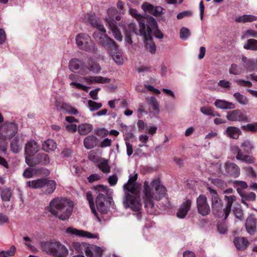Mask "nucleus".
Instances as JSON below:
<instances>
[{"instance_id":"nucleus-1","label":"nucleus","mask_w":257,"mask_h":257,"mask_svg":"<svg viewBox=\"0 0 257 257\" xmlns=\"http://www.w3.org/2000/svg\"><path fill=\"white\" fill-rule=\"evenodd\" d=\"M166 192V188L158 178H155L150 182L149 181L144 182L142 197L145 206L148 209V212L150 213L153 212L154 201L161 199L165 196Z\"/></svg>"},{"instance_id":"nucleus-2","label":"nucleus","mask_w":257,"mask_h":257,"mask_svg":"<svg viewBox=\"0 0 257 257\" xmlns=\"http://www.w3.org/2000/svg\"><path fill=\"white\" fill-rule=\"evenodd\" d=\"M73 203L64 198H55L52 199L48 206L49 212L61 220H68L72 214Z\"/></svg>"},{"instance_id":"nucleus-3","label":"nucleus","mask_w":257,"mask_h":257,"mask_svg":"<svg viewBox=\"0 0 257 257\" xmlns=\"http://www.w3.org/2000/svg\"><path fill=\"white\" fill-rule=\"evenodd\" d=\"M68 78L70 81V85L71 87L86 92L88 91L89 87L83 83L91 85L94 83H107L110 82L109 78L100 76L82 77L76 74H71Z\"/></svg>"},{"instance_id":"nucleus-4","label":"nucleus","mask_w":257,"mask_h":257,"mask_svg":"<svg viewBox=\"0 0 257 257\" xmlns=\"http://www.w3.org/2000/svg\"><path fill=\"white\" fill-rule=\"evenodd\" d=\"M87 22L92 27L99 30L100 32H94L93 37L100 45L106 49L108 48L109 46L114 47V41L106 35V30L99 20L94 16H90L87 18Z\"/></svg>"},{"instance_id":"nucleus-5","label":"nucleus","mask_w":257,"mask_h":257,"mask_svg":"<svg viewBox=\"0 0 257 257\" xmlns=\"http://www.w3.org/2000/svg\"><path fill=\"white\" fill-rule=\"evenodd\" d=\"M96 190L98 193L96 198L97 208L101 213L105 214L111 204L112 191L103 185L97 186Z\"/></svg>"},{"instance_id":"nucleus-6","label":"nucleus","mask_w":257,"mask_h":257,"mask_svg":"<svg viewBox=\"0 0 257 257\" xmlns=\"http://www.w3.org/2000/svg\"><path fill=\"white\" fill-rule=\"evenodd\" d=\"M43 250L54 257H66L69 254L67 247L59 241L52 240L42 244Z\"/></svg>"},{"instance_id":"nucleus-7","label":"nucleus","mask_w":257,"mask_h":257,"mask_svg":"<svg viewBox=\"0 0 257 257\" xmlns=\"http://www.w3.org/2000/svg\"><path fill=\"white\" fill-rule=\"evenodd\" d=\"M26 186L32 189L42 188L44 194L50 195L53 193L56 188L57 183L52 180L40 178L26 182Z\"/></svg>"},{"instance_id":"nucleus-8","label":"nucleus","mask_w":257,"mask_h":257,"mask_svg":"<svg viewBox=\"0 0 257 257\" xmlns=\"http://www.w3.org/2000/svg\"><path fill=\"white\" fill-rule=\"evenodd\" d=\"M75 41L78 48L88 53H93L97 49L95 43L90 36L86 33H79L75 37Z\"/></svg>"},{"instance_id":"nucleus-9","label":"nucleus","mask_w":257,"mask_h":257,"mask_svg":"<svg viewBox=\"0 0 257 257\" xmlns=\"http://www.w3.org/2000/svg\"><path fill=\"white\" fill-rule=\"evenodd\" d=\"M123 204L125 209H130L134 212H136L138 219L141 217L140 212L142 204L139 195H134L130 193H125L123 199Z\"/></svg>"},{"instance_id":"nucleus-10","label":"nucleus","mask_w":257,"mask_h":257,"mask_svg":"<svg viewBox=\"0 0 257 257\" xmlns=\"http://www.w3.org/2000/svg\"><path fill=\"white\" fill-rule=\"evenodd\" d=\"M207 189L211 196L212 209L213 214L217 217H221L224 215V219H226V209L223 208V203L221 199L218 197L216 191L208 187Z\"/></svg>"},{"instance_id":"nucleus-11","label":"nucleus","mask_w":257,"mask_h":257,"mask_svg":"<svg viewBox=\"0 0 257 257\" xmlns=\"http://www.w3.org/2000/svg\"><path fill=\"white\" fill-rule=\"evenodd\" d=\"M18 131V124L15 121H5L0 124V138L6 140L13 138Z\"/></svg>"},{"instance_id":"nucleus-12","label":"nucleus","mask_w":257,"mask_h":257,"mask_svg":"<svg viewBox=\"0 0 257 257\" xmlns=\"http://www.w3.org/2000/svg\"><path fill=\"white\" fill-rule=\"evenodd\" d=\"M148 27L146 28L144 19L142 21L140 22L139 33L142 35L145 40H151L152 37L151 33L152 30L157 28L158 25L155 19L152 17L147 18Z\"/></svg>"},{"instance_id":"nucleus-13","label":"nucleus","mask_w":257,"mask_h":257,"mask_svg":"<svg viewBox=\"0 0 257 257\" xmlns=\"http://www.w3.org/2000/svg\"><path fill=\"white\" fill-rule=\"evenodd\" d=\"M65 232L69 236L86 237L87 238L99 239L98 233H91L89 232L79 230L73 227H68L65 229Z\"/></svg>"},{"instance_id":"nucleus-14","label":"nucleus","mask_w":257,"mask_h":257,"mask_svg":"<svg viewBox=\"0 0 257 257\" xmlns=\"http://www.w3.org/2000/svg\"><path fill=\"white\" fill-rule=\"evenodd\" d=\"M69 68L72 71H77L81 75H86L90 72V69L83 62L78 59H71L69 63Z\"/></svg>"},{"instance_id":"nucleus-15","label":"nucleus","mask_w":257,"mask_h":257,"mask_svg":"<svg viewBox=\"0 0 257 257\" xmlns=\"http://www.w3.org/2000/svg\"><path fill=\"white\" fill-rule=\"evenodd\" d=\"M196 202L198 211L200 214L205 216L210 213V206L204 195H200L197 198Z\"/></svg>"},{"instance_id":"nucleus-16","label":"nucleus","mask_w":257,"mask_h":257,"mask_svg":"<svg viewBox=\"0 0 257 257\" xmlns=\"http://www.w3.org/2000/svg\"><path fill=\"white\" fill-rule=\"evenodd\" d=\"M114 45L115 46L114 48L112 46H109L108 48L106 49L115 63L117 65H121L123 63L121 53L118 50V46L115 42H114Z\"/></svg>"},{"instance_id":"nucleus-17","label":"nucleus","mask_w":257,"mask_h":257,"mask_svg":"<svg viewBox=\"0 0 257 257\" xmlns=\"http://www.w3.org/2000/svg\"><path fill=\"white\" fill-rule=\"evenodd\" d=\"M226 118L231 121H245L247 120L246 115L239 109H235L228 112Z\"/></svg>"},{"instance_id":"nucleus-18","label":"nucleus","mask_w":257,"mask_h":257,"mask_svg":"<svg viewBox=\"0 0 257 257\" xmlns=\"http://www.w3.org/2000/svg\"><path fill=\"white\" fill-rule=\"evenodd\" d=\"M103 251L102 247L89 244L86 255L87 257H101Z\"/></svg>"},{"instance_id":"nucleus-19","label":"nucleus","mask_w":257,"mask_h":257,"mask_svg":"<svg viewBox=\"0 0 257 257\" xmlns=\"http://www.w3.org/2000/svg\"><path fill=\"white\" fill-rule=\"evenodd\" d=\"M257 219L253 215H250L246 220V230L250 234H253L256 230Z\"/></svg>"},{"instance_id":"nucleus-20","label":"nucleus","mask_w":257,"mask_h":257,"mask_svg":"<svg viewBox=\"0 0 257 257\" xmlns=\"http://www.w3.org/2000/svg\"><path fill=\"white\" fill-rule=\"evenodd\" d=\"M192 201L190 199H187L180 205L178 212L177 216L180 218H184L190 209Z\"/></svg>"},{"instance_id":"nucleus-21","label":"nucleus","mask_w":257,"mask_h":257,"mask_svg":"<svg viewBox=\"0 0 257 257\" xmlns=\"http://www.w3.org/2000/svg\"><path fill=\"white\" fill-rule=\"evenodd\" d=\"M39 150V146L37 143L34 141L28 142L25 147V154L32 156L37 153Z\"/></svg>"},{"instance_id":"nucleus-22","label":"nucleus","mask_w":257,"mask_h":257,"mask_svg":"<svg viewBox=\"0 0 257 257\" xmlns=\"http://www.w3.org/2000/svg\"><path fill=\"white\" fill-rule=\"evenodd\" d=\"M236 190L241 197V202L246 207H248L249 206L247 203V202H252L255 200L256 195L254 193L252 192L248 193H242L239 188H237Z\"/></svg>"},{"instance_id":"nucleus-23","label":"nucleus","mask_w":257,"mask_h":257,"mask_svg":"<svg viewBox=\"0 0 257 257\" xmlns=\"http://www.w3.org/2000/svg\"><path fill=\"white\" fill-rule=\"evenodd\" d=\"M125 193H130L134 195H139L140 185L138 183H126L123 185Z\"/></svg>"},{"instance_id":"nucleus-24","label":"nucleus","mask_w":257,"mask_h":257,"mask_svg":"<svg viewBox=\"0 0 257 257\" xmlns=\"http://www.w3.org/2000/svg\"><path fill=\"white\" fill-rule=\"evenodd\" d=\"M226 172L230 175L237 177L240 174V169L235 164L226 163L224 165Z\"/></svg>"},{"instance_id":"nucleus-25","label":"nucleus","mask_w":257,"mask_h":257,"mask_svg":"<svg viewBox=\"0 0 257 257\" xmlns=\"http://www.w3.org/2000/svg\"><path fill=\"white\" fill-rule=\"evenodd\" d=\"M240 134V129L235 126H228L224 132V135L233 139H237Z\"/></svg>"},{"instance_id":"nucleus-26","label":"nucleus","mask_w":257,"mask_h":257,"mask_svg":"<svg viewBox=\"0 0 257 257\" xmlns=\"http://www.w3.org/2000/svg\"><path fill=\"white\" fill-rule=\"evenodd\" d=\"M214 104L217 108L221 109H232L235 107L233 103L222 99H217L214 102Z\"/></svg>"},{"instance_id":"nucleus-27","label":"nucleus","mask_w":257,"mask_h":257,"mask_svg":"<svg viewBox=\"0 0 257 257\" xmlns=\"http://www.w3.org/2000/svg\"><path fill=\"white\" fill-rule=\"evenodd\" d=\"M84 146L87 149L94 148L97 144V139L93 135H90L85 138L83 141Z\"/></svg>"},{"instance_id":"nucleus-28","label":"nucleus","mask_w":257,"mask_h":257,"mask_svg":"<svg viewBox=\"0 0 257 257\" xmlns=\"http://www.w3.org/2000/svg\"><path fill=\"white\" fill-rule=\"evenodd\" d=\"M109 22V27L110 30L112 32L113 36L114 38L118 41H121L122 40V36L121 35V32L119 30L117 26L116 23H113V22Z\"/></svg>"},{"instance_id":"nucleus-29","label":"nucleus","mask_w":257,"mask_h":257,"mask_svg":"<svg viewBox=\"0 0 257 257\" xmlns=\"http://www.w3.org/2000/svg\"><path fill=\"white\" fill-rule=\"evenodd\" d=\"M234 244L238 250L245 249L248 244V241L243 237H235L234 240Z\"/></svg>"},{"instance_id":"nucleus-30","label":"nucleus","mask_w":257,"mask_h":257,"mask_svg":"<svg viewBox=\"0 0 257 257\" xmlns=\"http://www.w3.org/2000/svg\"><path fill=\"white\" fill-rule=\"evenodd\" d=\"M89 244L86 242H73L72 246L74 249L78 252L86 254Z\"/></svg>"},{"instance_id":"nucleus-31","label":"nucleus","mask_w":257,"mask_h":257,"mask_svg":"<svg viewBox=\"0 0 257 257\" xmlns=\"http://www.w3.org/2000/svg\"><path fill=\"white\" fill-rule=\"evenodd\" d=\"M42 147V149L46 152L53 151L57 148L56 143L51 139H48L45 141L43 143Z\"/></svg>"},{"instance_id":"nucleus-32","label":"nucleus","mask_w":257,"mask_h":257,"mask_svg":"<svg viewBox=\"0 0 257 257\" xmlns=\"http://www.w3.org/2000/svg\"><path fill=\"white\" fill-rule=\"evenodd\" d=\"M237 150V154L236 158L238 160L244 162L248 164H251L254 162V158L252 156L244 155L240 153V151L238 147H235Z\"/></svg>"},{"instance_id":"nucleus-33","label":"nucleus","mask_w":257,"mask_h":257,"mask_svg":"<svg viewBox=\"0 0 257 257\" xmlns=\"http://www.w3.org/2000/svg\"><path fill=\"white\" fill-rule=\"evenodd\" d=\"M93 128L92 125L89 123H83L78 126V132L82 135L90 133Z\"/></svg>"},{"instance_id":"nucleus-34","label":"nucleus","mask_w":257,"mask_h":257,"mask_svg":"<svg viewBox=\"0 0 257 257\" xmlns=\"http://www.w3.org/2000/svg\"><path fill=\"white\" fill-rule=\"evenodd\" d=\"M225 200L227 201V203L225 206L226 218H227L230 212L232 203L236 200V197L234 195H230L229 196H225Z\"/></svg>"},{"instance_id":"nucleus-35","label":"nucleus","mask_w":257,"mask_h":257,"mask_svg":"<svg viewBox=\"0 0 257 257\" xmlns=\"http://www.w3.org/2000/svg\"><path fill=\"white\" fill-rule=\"evenodd\" d=\"M257 20V17L253 15H244L236 19L235 21L238 23L252 22Z\"/></svg>"},{"instance_id":"nucleus-36","label":"nucleus","mask_w":257,"mask_h":257,"mask_svg":"<svg viewBox=\"0 0 257 257\" xmlns=\"http://www.w3.org/2000/svg\"><path fill=\"white\" fill-rule=\"evenodd\" d=\"M117 13L116 10L113 7L109 8L107 10V17L105 18V21L109 25V22H113V23H116L114 19L115 16Z\"/></svg>"},{"instance_id":"nucleus-37","label":"nucleus","mask_w":257,"mask_h":257,"mask_svg":"<svg viewBox=\"0 0 257 257\" xmlns=\"http://www.w3.org/2000/svg\"><path fill=\"white\" fill-rule=\"evenodd\" d=\"M244 67L248 71L257 70V59H248Z\"/></svg>"},{"instance_id":"nucleus-38","label":"nucleus","mask_w":257,"mask_h":257,"mask_svg":"<svg viewBox=\"0 0 257 257\" xmlns=\"http://www.w3.org/2000/svg\"><path fill=\"white\" fill-rule=\"evenodd\" d=\"M86 198H87V200H88V201L89 202V206H90V207L92 212L96 216V217L98 219V220L99 221H100L101 220L99 218L98 214H97V213L96 211V210L95 209L94 205L93 203V196H92L91 193H90V192H87Z\"/></svg>"},{"instance_id":"nucleus-39","label":"nucleus","mask_w":257,"mask_h":257,"mask_svg":"<svg viewBox=\"0 0 257 257\" xmlns=\"http://www.w3.org/2000/svg\"><path fill=\"white\" fill-rule=\"evenodd\" d=\"M243 47L247 50L257 51V40L253 39L247 40L244 44Z\"/></svg>"},{"instance_id":"nucleus-40","label":"nucleus","mask_w":257,"mask_h":257,"mask_svg":"<svg viewBox=\"0 0 257 257\" xmlns=\"http://www.w3.org/2000/svg\"><path fill=\"white\" fill-rule=\"evenodd\" d=\"M87 63V66L89 67L90 71L94 73H98L100 72L101 68L99 65L95 63L92 59H89Z\"/></svg>"},{"instance_id":"nucleus-41","label":"nucleus","mask_w":257,"mask_h":257,"mask_svg":"<svg viewBox=\"0 0 257 257\" xmlns=\"http://www.w3.org/2000/svg\"><path fill=\"white\" fill-rule=\"evenodd\" d=\"M200 111L204 115H209L211 116H220V115L217 112L214 111L211 108L209 107L204 106L200 108Z\"/></svg>"},{"instance_id":"nucleus-42","label":"nucleus","mask_w":257,"mask_h":257,"mask_svg":"<svg viewBox=\"0 0 257 257\" xmlns=\"http://www.w3.org/2000/svg\"><path fill=\"white\" fill-rule=\"evenodd\" d=\"M147 102L153 108V109L157 112L159 111L160 106L157 99L154 96L148 98Z\"/></svg>"},{"instance_id":"nucleus-43","label":"nucleus","mask_w":257,"mask_h":257,"mask_svg":"<svg viewBox=\"0 0 257 257\" xmlns=\"http://www.w3.org/2000/svg\"><path fill=\"white\" fill-rule=\"evenodd\" d=\"M243 69L235 64H232L229 68V73L230 74L237 75L242 74Z\"/></svg>"},{"instance_id":"nucleus-44","label":"nucleus","mask_w":257,"mask_h":257,"mask_svg":"<svg viewBox=\"0 0 257 257\" xmlns=\"http://www.w3.org/2000/svg\"><path fill=\"white\" fill-rule=\"evenodd\" d=\"M233 97L238 103L242 105H245L248 103V100L246 97L239 92L234 93Z\"/></svg>"},{"instance_id":"nucleus-45","label":"nucleus","mask_w":257,"mask_h":257,"mask_svg":"<svg viewBox=\"0 0 257 257\" xmlns=\"http://www.w3.org/2000/svg\"><path fill=\"white\" fill-rule=\"evenodd\" d=\"M22 145L17 139H15L11 143V149L15 153H18L22 148Z\"/></svg>"},{"instance_id":"nucleus-46","label":"nucleus","mask_w":257,"mask_h":257,"mask_svg":"<svg viewBox=\"0 0 257 257\" xmlns=\"http://www.w3.org/2000/svg\"><path fill=\"white\" fill-rule=\"evenodd\" d=\"M16 252V247L12 245L8 250H3L0 252V257H11L13 256Z\"/></svg>"},{"instance_id":"nucleus-47","label":"nucleus","mask_w":257,"mask_h":257,"mask_svg":"<svg viewBox=\"0 0 257 257\" xmlns=\"http://www.w3.org/2000/svg\"><path fill=\"white\" fill-rule=\"evenodd\" d=\"M102 106L101 103H98L91 100L88 101V107L91 111L96 110L101 108Z\"/></svg>"},{"instance_id":"nucleus-48","label":"nucleus","mask_w":257,"mask_h":257,"mask_svg":"<svg viewBox=\"0 0 257 257\" xmlns=\"http://www.w3.org/2000/svg\"><path fill=\"white\" fill-rule=\"evenodd\" d=\"M68 104L60 99H55L54 105L57 109L65 110L68 107Z\"/></svg>"},{"instance_id":"nucleus-49","label":"nucleus","mask_w":257,"mask_h":257,"mask_svg":"<svg viewBox=\"0 0 257 257\" xmlns=\"http://www.w3.org/2000/svg\"><path fill=\"white\" fill-rule=\"evenodd\" d=\"M98 167L99 169L105 173H107L110 172V167L108 164L107 161L103 160L98 164Z\"/></svg>"},{"instance_id":"nucleus-50","label":"nucleus","mask_w":257,"mask_h":257,"mask_svg":"<svg viewBox=\"0 0 257 257\" xmlns=\"http://www.w3.org/2000/svg\"><path fill=\"white\" fill-rule=\"evenodd\" d=\"M190 36V30L185 27H182L180 31V37L181 39L186 40Z\"/></svg>"},{"instance_id":"nucleus-51","label":"nucleus","mask_w":257,"mask_h":257,"mask_svg":"<svg viewBox=\"0 0 257 257\" xmlns=\"http://www.w3.org/2000/svg\"><path fill=\"white\" fill-rule=\"evenodd\" d=\"M128 13L131 16L135 18L139 22V24L140 22L142 21L143 19H144L143 17L139 13H138L136 9L130 8Z\"/></svg>"},{"instance_id":"nucleus-52","label":"nucleus","mask_w":257,"mask_h":257,"mask_svg":"<svg viewBox=\"0 0 257 257\" xmlns=\"http://www.w3.org/2000/svg\"><path fill=\"white\" fill-rule=\"evenodd\" d=\"M241 147L242 148L243 151L246 153H249L253 148L252 144L248 140L244 141L242 143Z\"/></svg>"},{"instance_id":"nucleus-53","label":"nucleus","mask_w":257,"mask_h":257,"mask_svg":"<svg viewBox=\"0 0 257 257\" xmlns=\"http://www.w3.org/2000/svg\"><path fill=\"white\" fill-rule=\"evenodd\" d=\"M254 37L257 38V31L252 29H249L245 31L242 35L241 39H243L245 38Z\"/></svg>"},{"instance_id":"nucleus-54","label":"nucleus","mask_w":257,"mask_h":257,"mask_svg":"<svg viewBox=\"0 0 257 257\" xmlns=\"http://www.w3.org/2000/svg\"><path fill=\"white\" fill-rule=\"evenodd\" d=\"M141 8L145 13L152 14L154 6L149 3L145 2L142 4Z\"/></svg>"},{"instance_id":"nucleus-55","label":"nucleus","mask_w":257,"mask_h":257,"mask_svg":"<svg viewBox=\"0 0 257 257\" xmlns=\"http://www.w3.org/2000/svg\"><path fill=\"white\" fill-rule=\"evenodd\" d=\"M11 190L8 188L4 189L2 191V198L4 201H9L11 197Z\"/></svg>"},{"instance_id":"nucleus-56","label":"nucleus","mask_w":257,"mask_h":257,"mask_svg":"<svg viewBox=\"0 0 257 257\" xmlns=\"http://www.w3.org/2000/svg\"><path fill=\"white\" fill-rule=\"evenodd\" d=\"M38 158L40 162L44 165L48 164L50 162V159L48 155L43 153L38 155Z\"/></svg>"},{"instance_id":"nucleus-57","label":"nucleus","mask_w":257,"mask_h":257,"mask_svg":"<svg viewBox=\"0 0 257 257\" xmlns=\"http://www.w3.org/2000/svg\"><path fill=\"white\" fill-rule=\"evenodd\" d=\"M235 82L238 85L243 87H251L252 83L248 80H244L243 79H237L235 80Z\"/></svg>"},{"instance_id":"nucleus-58","label":"nucleus","mask_w":257,"mask_h":257,"mask_svg":"<svg viewBox=\"0 0 257 257\" xmlns=\"http://www.w3.org/2000/svg\"><path fill=\"white\" fill-rule=\"evenodd\" d=\"M164 9L160 6H156L153 8V10L152 14L156 17H158L161 16L162 14L164 13Z\"/></svg>"},{"instance_id":"nucleus-59","label":"nucleus","mask_w":257,"mask_h":257,"mask_svg":"<svg viewBox=\"0 0 257 257\" xmlns=\"http://www.w3.org/2000/svg\"><path fill=\"white\" fill-rule=\"evenodd\" d=\"M136 26L135 24H134L133 23L130 24L127 26V29H126L127 32L126 33H127L128 34V33H134L136 35L142 36V34L139 33V30L138 31H137L136 30Z\"/></svg>"},{"instance_id":"nucleus-60","label":"nucleus","mask_w":257,"mask_h":257,"mask_svg":"<svg viewBox=\"0 0 257 257\" xmlns=\"http://www.w3.org/2000/svg\"><path fill=\"white\" fill-rule=\"evenodd\" d=\"M246 131H251L253 132H257V122L247 124L242 127Z\"/></svg>"},{"instance_id":"nucleus-61","label":"nucleus","mask_w":257,"mask_h":257,"mask_svg":"<svg viewBox=\"0 0 257 257\" xmlns=\"http://www.w3.org/2000/svg\"><path fill=\"white\" fill-rule=\"evenodd\" d=\"M151 40H148V41H150L149 42H147L146 43V48L149 50V51L152 53L154 54L156 52V45L155 43L151 41Z\"/></svg>"},{"instance_id":"nucleus-62","label":"nucleus","mask_w":257,"mask_h":257,"mask_svg":"<svg viewBox=\"0 0 257 257\" xmlns=\"http://www.w3.org/2000/svg\"><path fill=\"white\" fill-rule=\"evenodd\" d=\"M218 85L224 88L229 89L231 87V83L228 80H221L218 82Z\"/></svg>"},{"instance_id":"nucleus-63","label":"nucleus","mask_w":257,"mask_h":257,"mask_svg":"<svg viewBox=\"0 0 257 257\" xmlns=\"http://www.w3.org/2000/svg\"><path fill=\"white\" fill-rule=\"evenodd\" d=\"M65 126L67 131L71 132H75L78 130V127L76 124L74 123H65Z\"/></svg>"},{"instance_id":"nucleus-64","label":"nucleus","mask_w":257,"mask_h":257,"mask_svg":"<svg viewBox=\"0 0 257 257\" xmlns=\"http://www.w3.org/2000/svg\"><path fill=\"white\" fill-rule=\"evenodd\" d=\"M24 177L26 178H31L33 176V169L31 168L26 169L23 174Z\"/></svg>"}]
</instances>
